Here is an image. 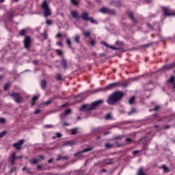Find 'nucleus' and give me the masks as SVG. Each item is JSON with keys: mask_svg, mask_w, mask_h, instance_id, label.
<instances>
[{"mask_svg": "<svg viewBox=\"0 0 175 175\" xmlns=\"http://www.w3.org/2000/svg\"><path fill=\"white\" fill-rule=\"evenodd\" d=\"M122 98H124V92L116 91L109 96L107 100V103L108 105H114V103L120 102Z\"/></svg>", "mask_w": 175, "mask_h": 175, "instance_id": "obj_1", "label": "nucleus"}, {"mask_svg": "<svg viewBox=\"0 0 175 175\" xmlns=\"http://www.w3.org/2000/svg\"><path fill=\"white\" fill-rule=\"evenodd\" d=\"M101 103H103V100H98L97 101H95L94 103H92L90 105H83L81 107L80 111L85 110L86 111H91V110H95L99 105H101Z\"/></svg>", "mask_w": 175, "mask_h": 175, "instance_id": "obj_2", "label": "nucleus"}, {"mask_svg": "<svg viewBox=\"0 0 175 175\" xmlns=\"http://www.w3.org/2000/svg\"><path fill=\"white\" fill-rule=\"evenodd\" d=\"M41 8L44 10V17H49V16H51V11L50 10V8H49V4H47V1L44 0L41 4Z\"/></svg>", "mask_w": 175, "mask_h": 175, "instance_id": "obj_3", "label": "nucleus"}, {"mask_svg": "<svg viewBox=\"0 0 175 175\" xmlns=\"http://www.w3.org/2000/svg\"><path fill=\"white\" fill-rule=\"evenodd\" d=\"M10 98H13L16 103H21L23 102V96L18 92H13L10 94Z\"/></svg>", "mask_w": 175, "mask_h": 175, "instance_id": "obj_4", "label": "nucleus"}, {"mask_svg": "<svg viewBox=\"0 0 175 175\" xmlns=\"http://www.w3.org/2000/svg\"><path fill=\"white\" fill-rule=\"evenodd\" d=\"M163 15L165 17H169L170 16H175V11H172L168 7H161Z\"/></svg>", "mask_w": 175, "mask_h": 175, "instance_id": "obj_5", "label": "nucleus"}, {"mask_svg": "<svg viewBox=\"0 0 175 175\" xmlns=\"http://www.w3.org/2000/svg\"><path fill=\"white\" fill-rule=\"evenodd\" d=\"M31 37L29 36H25L23 40V44H24L25 49H27V50H28L29 47H31Z\"/></svg>", "mask_w": 175, "mask_h": 175, "instance_id": "obj_6", "label": "nucleus"}, {"mask_svg": "<svg viewBox=\"0 0 175 175\" xmlns=\"http://www.w3.org/2000/svg\"><path fill=\"white\" fill-rule=\"evenodd\" d=\"M93 150H94V148H92V147H90V148L83 149L80 152L75 153L74 154V157H77V158H80V157H83V152H88L90 151H92Z\"/></svg>", "mask_w": 175, "mask_h": 175, "instance_id": "obj_7", "label": "nucleus"}, {"mask_svg": "<svg viewBox=\"0 0 175 175\" xmlns=\"http://www.w3.org/2000/svg\"><path fill=\"white\" fill-rule=\"evenodd\" d=\"M100 13H104L105 14H115L116 12L114 10H110L108 8H102L99 10Z\"/></svg>", "mask_w": 175, "mask_h": 175, "instance_id": "obj_8", "label": "nucleus"}, {"mask_svg": "<svg viewBox=\"0 0 175 175\" xmlns=\"http://www.w3.org/2000/svg\"><path fill=\"white\" fill-rule=\"evenodd\" d=\"M24 139H20L17 142V143L13 144V147H15L16 150H20L22 148L21 146L24 144Z\"/></svg>", "mask_w": 175, "mask_h": 175, "instance_id": "obj_9", "label": "nucleus"}, {"mask_svg": "<svg viewBox=\"0 0 175 175\" xmlns=\"http://www.w3.org/2000/svg\"><path fill=\"white\" fill-rule=\"evenodd\" d=\"M116 87H118V83L117 82L109 83L105 88V90L106 91H110V90H113V88H116Z\"/></svg>", "mask_w": 175, "mask_h": 175, "instance_id": "obj_10", "label": "nucleus"}, {"mask_svg": "<svg viewBox=\"0 0 175 175\" xmlns=\"http://www.w3.org/2000/svg\"><path fill=\"white\" fill-rule=\"evenodd\" d=\"M173 68H175V62L172 63L171 64L164 65L162 66L161 69L163 70H169L170 69H173Z\"/></svg>", "mask_w": 175, "mask_h": 175, "instance_id": "obj_11", "label": "nucleus"}, {"mask_svg": "<svg viewBox=\"0 0 175 175\" xmlns=\"http://www.w3.org/2000/svg\"><path fill=\"white\" fill-rule=\"evenodd\" d=\"M81 18L83 20V21H88V20H90V14L87 12H83L81 15Z\"/></svg>", "mask_w": 175, "mask_h": 175, "instance_id": "obj_12", "label": "nucleus"}, {"mask_svg": "<svg viewBox=\"0 0 175 175\" xmlns=\"http://www.w3.org/2000/svg\"><path fill=\"white\" fill-rule=\"evenodd\" d=\"M70 14L73 18H75V20H79V18H80L79 12L77 10H72Z\"/></svg>", "mask_w": 175, "mask_h": 175, "instance_id": "obj_13", "label": "nucleus"}, {"mask_svg": "<svg viewBox=\"0 0 175 175\" xmlns=\"http://www.w3.org/2000/svg\"><path fill=\"white\" fill-rule=\"evenodd\" d=\"M14 13H16L14 11H11L8 13L7 20L8 21H12L13 17H14Z\"/></svg>", "mask_w": 175, "mask_h": 175, "instance_id": "obj_14", "label": "nucleus"}, {"mask_svg": "<svg viewBox=\"0 0 175 175\" xmlns=\"http://www.w3.org/2000/svg\"><path fill=\"white\" fill-rule=\"evenodd\" d=\"M103 131V128H102V127H97V128L92 129V132L93 133H98V134H100V133H102Z\"/></svg>", "mask_w": 175, "mask_h": 175, "instance_id": "obj_15", "label": "nucleus"}, {"mask_svg": "<svg viewBox=\"0 0 175 175\" xmlns=\"http://www.w3.org/2000/svg\"><path fill=\"white\" fill-rule=\"evenodd\" d=\"M62 66H63L64 69H66L68 66V62H66V59L63 58L60 62Z\"/></svg>", "mask_w": 175, "mask_h": 175, "instance_id": "obj_16", "label": "nucleus"}, {"mask_svg": "<svg viewBox=\"0 0 175 175\" xmlns=\"http://www.w3.org/2000/svg\"><path fill=\"white\" fill-rule=\"evenodd\" d=\"M28 33V31L27 29H23L19 31V35L20 36H25Z\"/></svg>", "mask_w": 175, "mask_h": 175, "instance_id": "obj_17", "label": "nucleus"}, {"mask_svg": "<svg viewBox=\"0 0 175 175\" xmlns=\"http://www.w3.org/2000/svg\"><path fill=\"white\" fill-rule=\"evenodd\" d=\"M62 159H64L65 161H68V159H69V157L68 156H64V157H62L61 155H58L57 156V158L56 159V161H62Z\"/></svg>", "mask_w": 175, "mask_h": 175, "instance_id": "obj_18", "label": "nucleus"}, {"mask_svg": "<svg viewBox=\"0 0 175 175\" xmlns=\"http://www.w3.org/2000/svg\"><path fill=\"white\" fill-rule=\"evenodd\" d=\"M102 44H103V46H106V47H109V49H111L112 50H118V49H117L116 47H114L111 45H109L107 44V43H106V42H101Z\"/></svg>", "mask_w": 175, "mask_h": 175, "instance_id": "obj_19", "label": "nucleus"}, {"mask_svg": "<svg viewBox=\"0 0 175 175\" xmlns=\"http://www.w3.org/2000/svg\"><path fill=\"white\" fill-rule=\"evenodd\" d=\"M127 14H128L129 18H131V20H132L133 21V23L136 22V19H135V16L133 15V13L129 12L127 13Z\"/></svg>", "mask_w": 175, "mask_h": 175, "instance_id": "obj_20", "label": "nucleus"}, {"mask_svg": "<svg viewBox=\"0 0 175 175\" xmlns=\"http://www.w3.org/2000/svg\"><path fill=\"white\" fill-rule=\"evenodd\" d=\"M38 99H39V97L38 96H34L32 97L31 101L30 102L31 106H33V105H35V102H36Z\"/></svg>", "mask_w": 175, "mask_h": 175, "instance_id": "obj_21", "label": "nucleus"}, {"mask_svg": "<svg viewBox=\"0 0 175 175\" xmlns=\"http://www.w3.org/2000/svg\"><path fill=\"white\" fill-rule=\"evenodd\" d=\"M47 85V81H46V80H42L41 81V88L42 90H46V87Z\"/></svg>", "mask_w": 175, "mask_h": 175, "instance_id": "obj_22", "label": "nucleus"}, {"mask_svg": "<svg viewBox=\"0 0 175 175\" xmlns=\"http://www.w3.org/2000/svg\"><path fill=\"white\" fill-rule=\"evenodd\" d=\"M75 143L73 142H69V141H66L63 143L62 146L65 147L66 146H72V144H74Z\"/></svg>", "mask_w": 175, "mask_h": 175, "instance_id": "obj_23", "label": "nucleus"}, {"mask_svg": "<svg viewBox=\"0 0 175 175\" xmlns=\"http://www.w3.org/2000/svg\"><path fill=\"white\" fill-rule=\"evenodd\" d=\"M70 2L74 6H78L80 3V0H70Z\"/></svg>", "mask_w": 175, "mask_h": 175, "instance_id": "obj_24", "label": "nucleus"}, {"mask_svg": "<svg viewBox=\"0 0 175 175\" xmlns=\"http://www.w3.org/2000/svg\"><path fill=\"white\" fill-rule=\"evenodd\" d=\"M106 165H113V159H108L104 161Z\"/></svg>", "mask_w": 175, "mask_h": 175, "instance_id": "obj_25", "label": "nucleus"}, {"mask_svg": "<svg viewBox=\"0 0 175 175\" xmlns=\"http://www.w3.org/2000/svg\"><path fill=\"white\" fill-rule=\"evenodd\" d=\"M78 131H79V129H77V128H74V129H71L70 130L71 135H77Z\"/></svg>", "mask_w": 175, "mask_h": 175, "instance_id": "obj_26", "label": "nucleus"}, {"mask_svg": "<svg viewBox=\"0 0 175 175\" xmlns=\"http://www.w3.org/2000/svg\"><path fill=\"white\" fill-rule=\"evenodd\" d=\"M135 113H137V111L135 108H132L131 110L128 113V116H132L135 114Z\"/></svg>", "mask_w": 175, "mask_h": 175, "instance_id": "obj_27", "label": "nucleus"}, {"mask_svg": "<svg viewBox=\"0 0 175 175\" xmlns=\"http://www.w3.org/2000/svg\"><path fill=\"white\" fill-rule=\"evenodd\" d=\"M137 175H146V172L143 171V168H139Z\"/></svg>", "mask_w": 175, "mask_h": 175, "instance_id": "obj_28", "label": "nucleus"}, {"mask_svg": "<svg viewBox=\"0 0 175 175\" xmlns=\"http://www.w3.org/2000/svg\"><path fill=\"white\" fill-rule=\"evenodd\" d=\"M105 148H107V149H109V148H113V147H114V144H110V143H106V144H105Z\"/></svg>", "mask_w": 175, "mask_h": 175, "instance_id": "obj_29", "label": "nucleus"}, {"mask_svg": "<svg viewBox=\"0 0 175 175\" xmlns=\"http://www.w3.org/2000/svg\"><path fill=\"white\" fill-rule=\"evenodd\" d=\"M30 163H31V165H38L39 163V161L36 159H33L30 160Z\"/></svg>", "mask_w": 175, "mask_h": 175, "instance_id": "obj_30", "label": "nucleus"}, {"mask_svg": "<svg viewBox=\"0 0 175 175\" xmlns=\"http://www.w3.org/2000/svg\"><path fill=\"white\" fill-rule=\"evenodd\" d=\"M88 21H90L92 24H98V21L92 17H90Z\"/></svg>", "mask_w": 175, "mask_h": 175, "instance_id": "obj_31", "label": "nucleus"}, {"mask_svg": "<svg viewBox=\"0 0 175 175\" xmlns=\"http://www.w3.org/2000/svg\"><path fill=\"white\" fill-rule=\"evenodd\" d=\"M75 41L76 42V43H80V36L79 35H76L74 38Z\"/></svg>", "mask_w": 175, "mask_h": 175, "instance_id": "obj_32", "label": "nucleus"}, {"mask_svg": "<svg viewBox=\"0 0 175 175\" xmlns=\"http://www.w3.org/2000/svg\"><path fill=\"white\" fill-rule=\"evenodd\" d=\"M174 76H172L168 80L167 83H172V84H174Z\"/></svg>", "mask_w": 175, "mask_h": 175, "instance_id": "obj_33", "label": "nucleus"}, {"mask_svg": "<svg viewBox=\"0 0 175 175\" xmlns=\"http://www.w3.org/2000/svg\"><path fill=\"white\" fill-rule=\"evenodd\" d=\"M133 102H135V96H133L130 98L129 103V105H133Z\"/></svg>", "mask_w": 175, "mask_h": 175, "instance_id": "obj_34", "label": "nucleus"}, {"mask_svg": "<svg viewBox=\"0 0 175 175\" xmlns=\"http://www.w3.org/2000/svg\"><path fill=\"white\" fill-rule=\"evenodd\" d=\"M162 169L163 170L165 173H169V168L166 167L165 165H162Z\"/></svg>", "mask_w": 175, "mask_h": 175, "instance_id": "obj_35", "label": "nucleus"}, {"mask_svg": "<svg viewBox=\"0 0 175 175\" xmlns=\"http://www.w3.org/2000/svg\"><path fill=\"white\" fill-rule=\"evenodd\" d=\"M55 53L57 54V55L61 56L64 53L60 49H56Z\"/></svg>", "mask_w": 175, "mask_h": 175, "instance_id": "obj_36", "label": "nucleus"}, {"mask_svg": "<svg viewBox=\"0 0 175 175\" xmlns=\"http://www.w3.org/2000/svg\"><path fill=\"white\" fill-rule=\"evenodd\" d=\"M6 133H8V131H1L0 133V139H2V137H3V136H5V135H6Z\"/></svg>", "mask_w": 175, "mask_h": 175, "instance_id": "obj_37", "label": "nucleus"}, {"mask_svg": "<svg viewBox=\"0 0 175 175\" xmlns=\"http://www.w3.org/2000/svg\"><path fill=\"white\" fill-rule=\"evenodd\" d=\"M56 80H57L58 81L62 80V76H61V74L56 75Z\"/></svg>", "mask_w": 175, "mask_h": 175, "instance_id": "obj_38", "label": "nucleus"}, {"mask_svg": "<svg viewBox=\"0 0 175 175\" xmlns=\"http://www.w3.org/2000/svg\"><path fill=\"white\" fill-rule=\"evenodd\" d=\"M11 84L10 83H7L5 85H4V91H8V88H9V87H10Z\"/></svg>", "mask_w": 175, "mask_h": 175, "instance_id": "obj_39", "label": "nucleus"}, {"mask_svg": "<svg viewBox=\"0 0 175 175\" xmlns=\"http://www.w3.org/2000/svg\"><path fill=\"white\" fill-rule=\"evenodd\" d=\"M84 36H86V38H89V36H91V32L90 31H83Z\"/></svg>", "mask_w": 175, "mask_h": 175, "instance_id": "obj_40", "label": "nucleus"}, {"mask_svg": "<svg viewBox=\"0 0 175 175\" xmlns=\"http://www.w3.org/2000/svg\"><path fill=\"white\" fill-rule=\"evenodd\" d=\"M66 44L68 46V47H72V42L68 38L66 40Z\"/></svg>", "mask_w": 175, "mask_h": 175, "instance_id": "obj_41", "label": "nucleus"}, {"mask_svg": "<svg viewBox=\"0 0 175 175\" xmlns=\"http://www.w3.org/2000/svg\"><path fill=\"white\" fill-rule=\"evenodd\" d=\"M16 152H12L11 157L10 158V159H14L16 160Z\"/></svg>", "mask_w": 175, "mask_h": 175, "instance_id": "obj_42", "label": "nucleus"}, {"mask_svg": "<svg viewBox=\"0 0 175 175\" xmlns=\"http://www.w3.org/2000/svg\"><path fill=\"white\" fill-rule=\"evenodd\" d=\"M147 27L149 29H151L152 31H154V27L151 24L147 23Z\"/></svg>", "mask_w": 175, "mask_h": 175, "instance_id": "obj_43", "label": "nucleus"}, {"mask_svg": "<svg viewBox=\"0 0 175 175\" xmlns=\"http://www.w3.org/2000/svg\"><path fill=\"white\" fill-rule=\"evenodd\" d=\"M42 36L44 38V39H47V36H49V35L47 34V31H44L42 33Z\"/></svg>", "mask_w": 175, "mask_h": 175, "instance_id": "obj_44", "label": "nucleus"}, {"mask_svg": "<svg viewBox=\"0 0 175 175\" xmlns=\"http://www.w3.org/2000/svg\"><path fill=\"white\" fill-rule=\"evenodd\" d=\"M6 122V119L4 118H0V124H5Z\"/></svg>", "mask_w": 175, "mask_h": 175, "instance_id": "obj_45", "label": "nucleus"}, {"mask_svg": "<svg viewBox=\"0 0 175 175\" xmlns=\"http://www.w3.org/2000/svg\"><path fill=\"white\" fill-rule=\"evenodd\" d=\"M46 24L47 25H51V24H53V21H51V20H46Z\"/></svg>", "mask_w": 175, "mask_h": 175, "instance_id": "obj_46", "label": "nucleus"}, {"mask_svg": "<svg viewBox=\"0 0 175 175\" xmlns=\"http://www.w3.org/2000/svg\"><path fill=\"white\" fill-rule=\"evenodd\" d=\"M96 42H95V40H91L90 41V46H95V44H96Z\"/></svg>", "mask_w": 175, "mask_h": 175, "instance_id": "obj_47", "label": "nucleus"}, {"mask_svg": "<svg viewBox=\"0 0 175 175\" xmlns=\"http://www.w3.org/2000/svg\"><path fill=\"white\" fill-rule=\"evenodd\" d=\"M71 113H72V110L68 109L65 111L64 114L68 115V114H70Z\"/></svg>", "mask_w": 175, "mask_h": 175, "instance_id": "obj_48", "label": "nucleus"}, {"mask_svg": "<svg viewBox=\"0 0 175 175\" xmlns=\"http://www.w3.org/2000/svg\"><path fill=\"white\" fill-rule=\"evenodd\" d=\"M110 118H111V115L110 113H107L105 116V120H110Z\"/></svg>", "mask_w": 175, "mask_h": 175, "instance_id": "obj_49", "label": "nucleus"}, {"mask_svg": "<svg viewBox=\"0 0 175 175\" xmlns=\"http://www.w3.org/2000/svg\"><path fill=\"white\" fill-rule=\"evenodd\" d=\"M126 143H128V144H129L130 143H132V138H126Z\"/></svg>", "mask_w": 175, "mask_h": 175, "instance_id": "obj_50", "label": "nucleus"}, {"mask_svg": "<svg viewBox=\"0 0 175 175\" xmlns=\"http://www.w3.org/2000/svg\"><path fill=\"white\" fill-rule=\"evenodd\" d=\"M150 46H152V43H149V44L142 45V47H150Z\"/></svg>", "mask_w": 175, "mask_h": 175, "instance_id": "obj_51", "label": "nucleus"}, {"mask_svg": "<svg viewBox=\"0 0 175 175\" xmlns=\"http://www.w3.org/2000/svg\"><path fill=\"white\" fill-rule=\"evenodd\" d=\"M44 128H46V129L53 128V124H46L44 126Z\"/></svg>", "mask_w": 175, "mask_h": 175, "instance_id": "obj_52", "label": "nucleus"}, {"mask_svg": "<svg viewBox=\"0 0 175 175\" xmlns=\"http://www.w3.org/2000/svg\"><path fill=\"white\" fill-rule=\"evenodd\" d=\"M17 171V167H14L13 168H12L11 170V173H14V172Z\"/></svg>", "mask_w": 175, "mask_h": 175, "instance_id": "obj_53", "label": "nucleus"}, {"mask_svg": "<svg viewBox=\"0 0 175 175\" xmlns=\"http://www.w3.org/2000/svg\"><path fill=\"white\" fill-rule=\"evenodd\" d=\"M40 111V109H37L36 111H34V114H39Z\"/></svg>", "mask_w": 175, "mask_h": 175, "instance_id": "obj_54", "label": "nucleus"}, {"mask_svg": "<svg viewBox=\"0 0 175 175\" xmlns=\"http://www.w3.org/2000/svg\"><path fill=\"white\" fill-rule=\"evenodd\" d=\"M56 44L59 46V47H62V42L61 41H58Z\"/></svg>", "mask_w": 175, "mask_h": 175, "instance_id": "obj_55", "label": "nucleus"}, {"mask_svg": "<svg viewBox=\"0 0 175 175\" xmlns=\"http://www.w3.org/2000/svg\"><path fill=\"white\" fill-rule=\"evenodd\" d=\"M62 34L61 33H58L57 35H56V38H62Z\"/></svg>", "mask_w": 175, "mask_h": 175, "instance_id": "obj_56", "label": "nucleus"}, {"mask_svg": "<svg viewBox=\"0 0 175 175\" xmlns=\"http://www.w3.org/2000/svg\"><path fill=\"white\" fill-rule=\"evenodd\" d=\"M157 110H159V106H155L154 108L153 109L154 111H157Z\"/></svg>", "mask_w": 175, "mask_h": 175, "instance_id": "obj_57", "label": "nucleus"}, {"mask_svg": "<svg viewBox=\"0 0 175 175\" xmlns=\"http://www.w3.org/2000/svg\"><path fill=\"white\" fill-rule=\"evenodd\" d=\"M42 165H37V170H42Z\"/></svg>", "mask_w": 175, "mask_h": 175, "instance_id": "obj_58", "label": "nucleus"}, {"mask_svg": "<svg viewBox=\"0 0 175 175\" xmlns=\"http://www.w3.org/2000/svg\"><path fill=\"white\" fill-rule=\"evenodd\" d=\"M62 135L60 133H56V137H61Z\"/></svg>", "mask_w": 175, "mask_h": 175, "instance_id": "obj_59", "label": "nucleus"}, {"mask_svg": "<svg viewBox=\"0 0 175 175\" xmlns=\"http://www.w3.org/2000/svg\"><path fill=\"white\" fill-rule=\"evenodd\" d=\"M23 155L16 156V159H23Z\"/></svg>", "mask_w": 175, "mask_h": 175, "instance_id": "obj_60", "label": "nucleus"}, {"mask_svg": "<svg viewBox=\"0 0 175 175\" xmlns=\"http://www.w3.org/2000/svg\"><path fill=\"white\" fill-rule=\"evenodd\" d=\"M139 154L138 150H134V151L133 152V155H136V154Z\"/></svg>", "mask_w": 175, "mask_h": 175, "instance_id": "obj_61", "label": "nucleus"}, {"mask_svg": "<svg viewBox=\"0 0 175 175\" xmlns=\"http://www.w3.org/2000/svg\"><path fill=\"white\" fill-rule=\"evenodd\" d=\"M38 158H39L40 159H42V161H43V159H44V156H43V155H40V156H38Z\"/></svg>", "mask_w": 175, "mask_h": 175, "instance_id": "obj_62", "label": "nucleus"}, {"mask_svg": "<svg viewBox=\"0 0 175 175\" xmlns=\"http://www.w3.org/2000/svg\"><path fill=\"white\" fill-rule=\"evenodd\" d=\"M33 64H34V65H38V64H39V61L34 60V61H33Z\"/></svg>", "mask_w": 175, "mask_h": 175, "instance_id": "obj_63", "label": "nucleus"}, {"mask_svg": "<svg viewBox=\"0 0 175 175\" xmlns=\"http://www.w3.org/2000/svg\"><path fill=\"white\" fill-rule=\"evenodd\" d=\"M10 162H11V165H14V159H10Z\"/></svg>", "mask_w": 175, "mask_h": 175, "instance_id": "obj_64", "label": "nucleus"}]
</instances>
